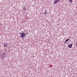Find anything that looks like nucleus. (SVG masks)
Listing matches in <instances>:
<instances>
[{"label": "nucleus", "mask_w": 77, "mask_h": 77, "mask_svg": "<svg viewBox=\"0 0 77 77\" xmlns=\"http://www.w3.org/2000/svg\"><path fill=\"white\" fill-rule=\"evenodd\" d=\"M60 2V0H55L54 1V2L53 3L54 4H56L58 2Z\"/></svg>", "instance_id": "f257e3e1"}, {"label": "nucleus", "mask_w": 77, "mask_h": 77, "mask_svg": "<svg viewBox=\"0 0 77 77\" xmlns=\"http://www.w3.org/2000/svg\"><path fill=\"white\" fill-rule=\"evenodd\" d=\"M20 36L22 38H24L25 36V33H22Z\"/></svg>", "instance_id": "f03ea898"}, {"label": "nucleus", "mask_w": 77, "mask_h": 77, "mask_svg": "<svg viewBox=\"0 0 77 77\" xmlns=\"http://www.w3.org/2000/svg\"><path fill=\"white\" fill-rule=\"evenodd\" d=\"M4 47H7L8 46V44L7 43H4L3 44Z\"/></svg>", "instance_id": "7ed1b4c3"}, {"label": "nucleus", "mask_w": 77, "mask_h": 77, "mask_svg": "<svg viewBox=\"0 0 77 77\" xmlns=\"http://www.w3.org/2000/svg\"><path fill=\"white\" fill-rule=\"evenodd\" d=\"M72 45L71 44H70V45H69L68 47H69V48H72Z\"/></svg>", "instance_id": "20e7f679"}, {"label": "nucleus", "mask_w": 77, "mask_h": 77, "mask_svg": "<svg viewBox=\"0 0 77 77\" xmlns=\"http://www.w3.org/2000/svg\"><path fill=\"white\" fill-rule=\"evenodd\" d=\"M69 40H70V39H67V40H66V41L65 42V43H66V42H68V41H69Z\"/></svg>", "instance_id": "39448f33"}, {"label": "nucleus", "mask_w": 77, "mask_h": 77, "mask_svg": "<svg viewBox=\"0 0 77 77\" xmlns=\"http://www.w3.org/2000/svg\"><path fill=\"white\" fill-rule=\"evenodd\" d=\"M69 2H70V3H72V0H69Z\"/></svg>", "instance_id": "423d86ee"}, {"label": "nucleus", "mask_w": 77, "mask_h": 77, "mask_svg": "<svg viewBox=\"0 0 77 77\" xmlns=\"http://www.w3.org/2000/svg\"><path fill=\"white\" fill-rule=\"evenodd\" d=\"M44 14H45V15H47V13H46V12H45V13H44Z\"/></svg>", "instance_id": "0eeeda50"}, {"label": "nucleus", "mask_w": 77, "mask_h": 77, "mask_svg": "<svg viewBox=\"0 0 77 77\" xmlns=\"http://www.w3.org/2000/svg\"><path fill=\"white\" fill-rule=\"evenodd\" d=\"M3 56H5V53H4L3 54Z\"/></svg>", "instance_id": "6e6552de"}, {"label": "nucleus", "mask_w": 77, "mask_h": 77, "mask_svg": "<svg viewBox=\"0 0 77 77\" xmlns=\"http://www.w3.org/2000/svg\"><path fill=\"white\" fill-rule=\"evenodd\" d=\"M75 45L77 46V42H76L75 44Z\"/></svg>", "instance_id": "1a4fd4ad"}, {"label": "nucleus", "mask_w": 77, "mask_h": 77, "mask_svg": "<svg viewBox=\"0 0 77 77\" xmlns=\"http://www.w3.org/2000/svg\"><path fill=\"white\" fill-rule=\"evenodd\" d=\"M24 9H25V7H24V8L23 9V10H24Z\"/></svg>", "instance_id": "9d476101"}]
</instances>
